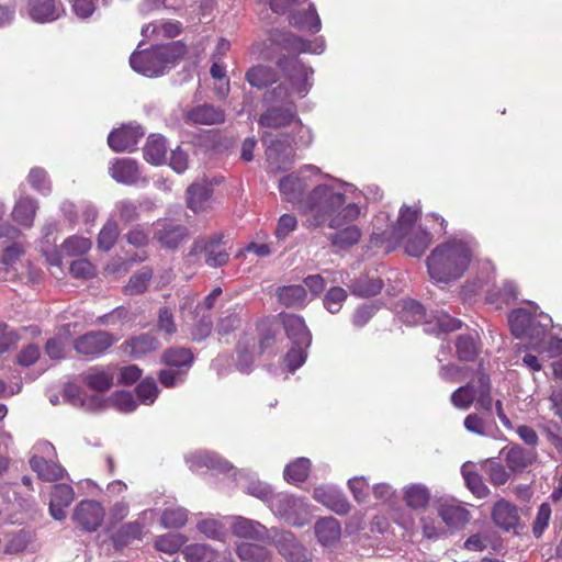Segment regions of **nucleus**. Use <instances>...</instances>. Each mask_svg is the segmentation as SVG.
Instances as JSON below:
<instances>
[{
	"mask_svg": "<svg viewBox=\"0 0 562 562\" xmlns=\"http://www.w3.org/2000/svg\"><path fill=\"white\" fill-rule=\"evenodd\" d=\"M24 255V248L22 245L13 243L12 245L8 246L0 258V262L3 266L7 273H12V277H18L23 279L24 272L19 271L16 265L20 261V258Z\"/></svg>",
	"mask_w": 562,
	"mask_h": 562,
	"instance_id": "obj_43",
	"label": "nucleus"
},
{
	"mask_svg": "<svg viewBox=\"0 0 562 562\" xmlns=\"http://www.w3.org/2000/svg\"><path fill=\"white\" fill-rule=\"evenodd\" d=\"M104 518L103 506L92 499L81 501L75 508L72 519L87 531L97 530Z\"/></svg>",
	"mask_w": 562,
	"mask_h": 562,
	"instance_id": "obj_23",
	"label": "nucleus"
},
{
	"mask_svg": "<svg viewBox=\"0 0 562 562\" xmlns=\"http://www.w3.org/2000/svg\"><path fill=\"white\" fill-rule=\"evenodd\" d=\"M204 254L205 263L212 268L224 266L229 258L228 252L222 245V237L214 235L209 239H198L191 247L189 257H195Z\"/></svg>",
	"mask_w": 562,
	"mask_h": 562,
	"instance_id": "obj_18",
	"label": "nucleus"
},
{
	"mask_svg": "<svg viewBox=\"0 0 562 562\" xmlns=\"http://www.w3.org/2000/svg\"><path fill=\"white\" fill-rule=\"evenodd\" d=\"M30 464L32 470L44 481H57L63 477L65 472L60 465L37 456L31 458Z\"/></svg>",
	"mask_w": 562,
	"mask_h": 562,
	"instance_id": "obj_42",
	"label": "nucleus"
},
{
	"mask_svg": "<svg viewBox=\"0 0 562 562\" xmlns=\"http://www.w3.org/2000/svg\"><path fill=\"white\" fill-rule=\"evenodd\" d=\"M110 176L119 183L132 186L140 179V170L137 162L130 158H117L110 162Z\"/></svg>",
	"mask_w": 562,
	"mask_h": 562,
	"instance_id": "obj_26",
	"label": "nucleus"
},
{
	"mask_svg": "<svg viewBox=\"0 0 562 562\" xmlns=\"http://www.w3.org/2000/svg\"><path fill=\"white\" fill-rule=\"evenodd\" d=\"M312 498L339 516L347 515L351 509L346 495L335 484L322 483L316 485L312 491Z\"/></svg>",
	"mask_w": 562,
	"mask_h": 562,
	"instance_id": "obj_14",
	"label": "nucleus"
},
{
	"mask_svg": "<svg viewBox=\"0 0 562 562\" xmlns=\"http://www.w3.org/2000/svg\"><path fill=\"white\" fill-rule=\"evenodd\" d=\"M291 126L293 128V135H289V143L292 145L294 150L295 148L307 147L312 144L313 133L310 127L302 124L299 117Z\"/></svg>",
	"mask_w": 562,
	"mask_h": 562,
	"instance_id": "obj_57",
	"label": "nucleus"
},
{
	"mask_svg": "<svg viewBox=\"0 0 562 562\" xmlns=\"http://www.w3.org/2000/svg\"><path fill=\"white\" fill-rule=\"evenodd\" d=\"M153 272L149 268H142L134 273L128 283L124 288V292L128 295H136L143 293L151 279Z\"/></svg>",
	"mask_w": 562,
	"mask_h": 562,
	"instance_id": "obj_52",
	"label": "nucleus"
},
{
	"mask_svg": "<svg viewBox=\"0 0 562 562\" xmlns=\"http://www.w3.org/2000/svg\"><path fill=\"white\" fill-rule=\"evenodd\" d=\"M75 492L67 484H56L52 488L49 499V513L56 520H63L66 517V508L72 503Z\"/></svg>",
	"mask_w": 562,
	"mask_h": 562,
	"instance_id": "obj_29",
	"label": "nucleus"
},
{
	"mask_svg": "<svg viewBox=\"0 0 562 562\" xmlns=\"http://www.w3.org/2000/svg\"><path fill=\"white\" fill-rule=\"evenodd\" d=\"M162 361L168 367L189 368L193 362V356L187 348H170L162 355Z\"/></svg>",
	"mask_w": 562,
	"mask_h": 562,
	"instance_id": "obj_49",
	"label": "nucleus"
},
{
	"mask_svg": "<svg viewBox=\"0 0 562 562\" xmlns=\"http://www.w3.org/2000/svg\"><path fill=\"white\" fill-rule=\"evenodd\" d=\"M277 297L286 307L304 308L310 302L305 286L301 284L278 288Z\"/></svg>",
	"mask_w": 562,
	"mask_h": 562,
	"instance_id": "obj_32",
	"label": "nucleus"
},
{
	"mask_svg": "<svg viewBox=\"0 0 562 562\" xmlns=\"http://www.w3.org/2000/svg\"><path fill=\"white\" fill-rule=\"evenodd\" d=\"M119 237V226L115 220L110 218L101 228L98 236V248L109 251Z\"/></svg>",
	"mask_w": 562,
	"mask_h": 562,
	"instance_id": "obj_55",
	"label": "nucleus"
},
{
	"mask_svg": "<svg viewBox=\"0 0 562 562\" xmlns=\"http://www.w3.org/2000/svg\"><path fill=\"white\" fill-rule=\"evenodd\" d=\"M180 32V24L178 22L166 21L143 26L142 34L148 36L156 34L157 37H173Z\"/></svg>",
	"mask_w": 562,
	"mask_h": 562,
	"instance_id": "obj_59",
	"label": "nucleus"
},
{
	"mask_svg": "<svg viewBox=\"0 0 562 562\" xmlns=\"http://www.w3.org/2000/svg\"><path fill=\"white\" fill-rule=\"evenodd\" d=\"M401 318L407 324H417L422 322L425 316L424 307L414 300H404L401 305Z\"/></svg>",
	"mask_w": 562,
	"mask_h": 562,
	"instance_id": "obj_62",
	"label": "nucleus"
},
{
	"mask_svg": "<svg viewBox=\"0 0 562 562\" xmlns=\"http://www.w3.org/2000/svg\"><path fill=\"white\" fill-rule=\"evenodd\" d=\"M457 356L460 360L471 361L477 352L476 339L473 334L461 335L456 341Z\"/></svg>",
	"mask_w": 562,
	"mask_h": 562,
	"instance_id": "obj_56",
	"label": "nucleus"
},
{
	"mask_svg": "<svg viewBox=\"0 0 562 562\" xmlns=\"http://www.w3.org/2000/svg\"><path fill=\"white\" fill-rule=\"evenodd\" d=\"M277 75L269 66L257 65L246 72V80L251 87L262 89L276 81Z\"/></svg>",
	"mask_w": 562,
	"mask_h": 562,
	"instance_id": "obj_45",
	"label": "nucleus"
},
{
	"mask_svg": "<svg viewBox=\"0 0 562 562\" xmlns=\"http://www.w3.org/2000/svg\"><path fill=\"white\" fill-rule=\"evenodd\" d=\"M144 528V524L138 520L123 525L116 535V544L125 546L133 540L142 539L145 535Z\"/></svg>",
	"mask_w": 562,
	"mask_h": 562,
	"instance_id": "obj_53",
	"label": "nucleus"
},
{
	"mask_svg": "<svg viewBox=\"0 0 562 562\" xmlns=\"http://www.w3.org/2000/svg\"><path fill=\"white\" fill-rule=\"evenodd\" d=\"M143 136L144 130L138 124L130 123L112 131L108 144L116 153L132 151Z\"/></svg>",
	"mask_w": 562,
	"mask_h": 562,
	"instance_id": "obj_24",
	"label": "nucleus"
},
{
	"mask_svg": "<svg viewBox=\"0 0 562 562\" xmlns=\"http://www.w3.org/2000/svg\"><path fill=\"white\" fill-rule=\"evenodd\" d=\"M158 340L148 334H140L125 342V352L133 358H139L158 348Z\"/></svg>",
	"mask_w": 562,
	"mask_h": 562,
	"instance_id": "obj_38",
	"label": "nucleus"
},
{
	"mask_svg": "<svg viewBox=\"0 0 562 562\" xmlns=\"http://www.w3.org/2000/svg\"><path fill=\"white\" fill-rule=\"evenodd\" d=\"M188 228L168 221H158L155 227V238L168 249H176L188 238Z\"/></svg>",
	"mask_w": 562,
	"mask_h": 562,
	"instance_id": "obj_25",
	"label": "nucleus"
},
{
	"mask_svg": "<svg viewBox=\"0 0 562 562\" xmlns=\"http://www.w3.org/2000/svg\"><path fill=\"white\" fill-rule=\"evenodd\" d=\"M224 120V112L211 104L198 105L187 113V121L192 124L213 125L223 123Z\"/></svg>",
	"mask_w": 562,
	"mask_h": 562,
	"instance_id": "obj_33",
	"label": "nucleus"
},
{
	"mask_svg": "<svg viewBox=\"0 0 562 562\" xmlns=\"http://www.w3.org/2000/svg\"><path fill=\"white\" fill-rule=\"evenodd\" d=\"M483 470L488 475L490 482L496 486L506 484L510 477V473L506 468L493 459H488L484 462Z\"/></svg>",
	"mask_w": 562,
	"mask_h": 562,
	"instance_id": "obj_54",
	"label": "nucleus"
},
{
	"mask_svg": "<svg viewBox=\"0 0 562 562\" xmlns=\"http://www.w3.org/2000/svg\"><path fill=\"white\" fill-rule=\"evenodd\" d=\"M229 528L232 533L241 539L254 541H270L272 537L271 529H268L260 521L244 516H232L229 518Z\"/></svg>",
	"mask_w": 562,
	"mask_h": 562,
	"instance_id": "obj_19",
	"label": "nucleus"
},
{
	"mask_svg": "<svg viewBox=\"0 0 562 562\" xmlns=\"http://www.w3.org/2000/svg\"><path fill=\"white\" fill-rule=\"evenodd\" d=\"M113 335L108 331H90L75 341V349L78 353L89 357H98L116 341Z\"/></svg>",
	"mask_w": 562,
	"mask_h": 562,
	"instance_id": "obj_22",
	"label": "nucleus"
},
{
	"mask_svg": "<svg viewBox=\"0 0 562 562\" xmlns=\"http://www.w3.org/2000/svg\"><path fill=\"white\" fill-rule=\"evenodd\" d=\"M22 13L35 23L45 24L61 18L65 9L60 0H26Z\"/></svg>",
	"mask_w": 562,
	"mask_h": 562,
	"instance_id": "obj_16",
	"label": "nucleus"
},
{
	"mask_svg": "<svg viewBox=\"0 0 562 562\" xmlns=\"http://www.w3.org/2000/svg\"><path fill=\"white\" fill-rule=\"evenodd\" d=\"M451 403L458 409L467 411L475 403L476 407L487 412L492 411L491 381L488 375H479L476 384L469 383L460 386L451 394Z\"/></svg>",
	"mask_w": 562,
	"mask_h": 562,
	"instance_id": "obj_11",
	"label": "nucleus"
},
{
	"mask_svg": "<svg viewBox=\"0 0 562 562\" xmlns=\"http://www.w3.org/2000/svg\"><path fill=\"white\" fill-rule=\"evenodd\" d=\"M282 324L291 348L288 351L284 363L290 371H295L302 367L307 358V349L312 342V335L303 317L295 314H284Z\"/></svg>",
	"mask_w": 562,
	"mask_h": 562,
	"instance_id": "obj_9",
	"label": "nucleus"
},
{
	"mask_svg": "<svg viewBox=\"0 0 562 562\" xmlns=\"http://www.w3.org/2000/svg\"><path fill=\"white\" fill-rule=\"evenodd\" d=\"M326 176L328 175H323L318 167L305 165L297 172L288 175L279 181V190L283 199L296 204L311 226L328 227V222H317L318 220L311 212V196L317 187L327 181Z\"/></svg>",
	"mask_w": 562,
	"mask_h": 562,
	"instance_id": "obj_6",
	"label": "nucleus"
},
{
	"mask_svg": "<svg viewBox=\"0 0 562 562\" xmlns=\"http://www.w3.org/2000/svg\"><path fill=\"white\" fill-rule=\"evenodd\" d=\"M468 468L467 464H463L461 469L467 486L477 497H486L490 493L488 487L483 483L482 477L477 473L471 472Z\"/></svg>",
	"mask_w": 562,
	"mask_h": 562,
	"instance_id": "obj_64",
	"label": "nucleus"
},
{
	"mask_svg": "<svg viewBox=\"0 0 562 562\" xmlns=\"http://www.w3.org/2000/svg\"><path fill=\"white\" fill-rule=\"evenodd\" d=\"M213 189L207 181L194 182L187 189V206L194 213L206 211L211 206Z\"/></svg>",
	"mask_w": 562,
	"mask_h": 562,
	"instance_id": "obj_27",
	"label": "nucleus"
},
{
	"mask_svg": "<svg viewBox=\"0 0 562 562\" xmlns=\"http://www.w3.org/2000/svg\"><path fill=\"white\" fill-rule=\"evenodd\" d=\"M461 322L448 315L447 313L440 312L432 316V319L426 322L425 331L427 333H447L460 328Z\"/></svg>",
	"mask_w": 562,
	"mask_h": 562,
	"instance_id": "obj_47",
	"label": "nucleus"
},
{
	"mask_svg": "<svg viewBox=\"0 0 562 562\" xmlns=\"http://www.w3.org/2000/svg\"><path fill=\"white\" fill-rule=\"evenodd\" d=\"M326 178L327 181L311 196V212L317 222H328V228L333 231L329 240L334 246L351 247L362 236L356 222L368 212L369 201L382 199V190L375 184L360 189L337 177Z\"/></svg>",
	"mask_w": 562,
	"mask_h": 562,
	"instance_id": "obj_2",
	"label": "nucleus"
},
{
	"mask_svg": "<svg viewBox=\"0 0 562 562\" xmlns=\"http://www.w3.org/2000/svg\"><path fill=\"white\" fill-rule=\"evenodd\" d=\"M505 460L512 472H521L536 460V452L513 446L508 449Z\"/></svg>",
	"mask_w": 562,
	"mask_h": 562,
	"instance_id": "obj_37",
	"label": "nucleus"
},
{
	"mask_svg": "<svg viewBox=\"0 0 562 562\" xmlns=\"http://www.w3.org/2000/svg\"><path fill=\"white\" fill-rule=\"evenodd\" d=\"M349 289L355 295L358 296H372L378 294L382 289V281L380 279H371L368 277L360 278L350 282Z\"/></svg>",
	"mask_w": 562,
	"mask_h": 562,
	"instance_id": "obj_50",
	"label": "nucleus"
},
{
	"mask_svg": "<svg viewBox=\"0 0 562 562\" xmlns=\"http://www.w3.org/2000/svg\"><path fill=\"white\" fill-rule=\"evenodd\" d=\"M347 487L357 503L364 504L368 502L370 491L368 477L363 475L350 477L347 481Z\"/></svg>",
	"mask_w": 562,
	"mask_h": 562,
	"instance_id": "obj_61",
	"label": "nucleus"
},
{
	"mask_svg": "<svg viewBox=\"0 0 562 562\" xmlns=\"http://www.w3.org/2000/svg\"><path fill=\"white\" fill-rule=\"evenodd\" d=\"M196 529L204 537L211 540L225 541V524L214 517H206L198 521Z\"/></svg>",
	"mask_w": 562,
	"mask_h": 562,
	"instance_id": "obj_46",
	"label": "nucleus"
},
{
	"mask_svg": "<svg viewBox=\"0 0 562 562\" xmlns=\"http://www.w3.org/2000/svg\"><path fill=\"white\" fill-rule=\"evenodd\" d=\"M479 243L470 235L450 237L434 247L426 258L429 278L448 284L462 278L476 259Z\"/></svg>",
	"mask_w": 562,
	"mask_h": 562,
	"instance_id": "obj_4",
	"label": "nucleus"
},
{
	"mask_svg": "<svg viewBox=\"0 0 562 562\" xmlns=\"http://www.w3.org/2000/svg\"><path fill=\"white\" fill-rule=\"evenodd\" d=\"M64 397L71 405L83 407L87 411L103 409L105 406V402L100 395L82 397L79 386L74 383H68L65 385Z\"/></svg>",
	"mask_w": 562,
	"mask_h": 562,
	"instance_id": "obj_31",
	"label": "nucleus"
},
{
	"mask_svg": "<svg viewBox=\"0 0 562 562\" xmlns=\"http://www.w3.org/2000/svg\"><path fill=\"white\" fill-rule=\"evenodd\" d=\"M290 11V23L305 32H310L312 34H316L322 29L321 18L317 13V10L313 3H308L306 8L301 10Z\"/></svg>",
	"mask_w": 562,
	"mask_h": 562,
	"instance_id": "obj_28",
	"label": "nucleus"
},
{
	"mask_svg": "<svg viewBox=\"0 0 562 562\" xmlns=\"http://www.w3.org/2000/svg\"><path fill=\"white\" fill-rule=\"evenodd\" d=\"M431 491L422 482H409L401 488L403 504L413 513L422 514L427 512L431 503Z\"/></svg>",
	"mask_w": 562,
	"mask_h": 562,
	"instance_id": "obj_21",
	"label": "nucleus"
},
{
	"mask_svg": "<svg viewBox=\"0 0 562 562\" xmlns=\"http://www.w3.org/2000/svg\"><path fill=\"white\" fill-rule=\"evenodd\" d=\"M492 518L499 528L506 531H516L520 520L517 507L506 499H499L494 505Z\"/></svg>",
	"mask_w": 562,
	"mask_h": 562,
	"instance_id": "obj_30",
	"label": "nucleus"
},
{
	"mask_svg": "<svg viewBox=\"0 0 562 562\" xmlns=\"http://www.w3.org/2000/svg\"><path fill=\"white\" fill-rule=\"evenodd\" d=\"M552 318L542 312L540 307L528 302L526 306L513 310L508 314V325L516 338L527 339L530 348L543 349V338L553 327Z\"/></svg>",
	"mask_w": 562,
	"mask_h": 562,
	"instance_id": "obj_7",
	"label": "nucleus"
},
{
	"mask_svg": "<svg viewBox=\"0 0 562 562\" xmlns=\"http://www.w3.org/2000/svg\"><path fill=\"white\" fill-rule=\"evenodd\" d=\"M114 380V372L111 368H91L83 374V382L98 392L108 391Z\"/></svg>",
	"mask_w": 562,
	"mask_h": 562,
	"instance_id": "obj_36",
	"label": "nucleus"
},
{
	"mask_svg": "<svg viewBox=\"0 0 562 562\" xmlns=\"http://www.w3.org/2000/svg\"><path fill=\"white\" fill-rule=\"evenodd\" d=\"M188 538L179 532L165 533L155 539V548L164 553L173 554L186 544Z\"/></svg>",
	"mask_w": 562,
	"mask_h": 562,
	"instance_id": "obj_48",
	"label": "nucleus"
},
{
	"mask_svg": "<svg viewBox=\"0 0 562 562\" xmlns=\"http://www.w3.org/2000/svg\"><path fill=\"white\" fill-rule=\"evenodd\" d=\"M312 461L305 457L291 460L283 469V480L291 485L305 482L311 473Z\"/></svg>",
	"mask_w": 562,
	"mask_h": 562,
	"instance_id": "obj_34",
	"label": "nucleus"
},
{
	"mask_svg": "<svg viewBox=\"0 0 562 562\" xmlns=\"http://www.w3.org/2000/svg\"><path fill=\"white\" fill-rule=\"evenodd\" d=\"M29 184L42 195H48L52 192V184L47 172L40 167H34L27 176Z\"/></svg>",
	"mask_w": 562,
	"mask_h": 562,
	"instance_id": "obj_58",
	"label": "nucleus"
},
{
	"mask_svg": "<svg viewBox=\"0 0 562 562\" xmlns=\"http://www.w3.org/2000/svg\"><path fill=\"white\" fill-rule=\"evenodd\" d=\"M186 461L193 472L210 469L221 473H229L244 492L265 502L268 507L270 506V499L276 495L270 484L254 477L245 470L235 469L231 462L215 452L199 450L190 453Z\"/></svg>",
	"mask_w": 562,
	"mask_h": 562,
	"instance_id": "obj_5",
	"label": "nucleus"
},
{
	"mask_svg": "<svg viewBox=\"0 0 562 562\" xmlns=\"http://www.w3.org/2000/svg\"><path fill=\"white\" fill-rule=\"evenodd\" d=\"M92 243L89 238L82 236H71L63 245V251L68 256H81L91 249Z\"/></svg>",
	"mask_w": 562,
	"mask_h": 562,
	"instance_id": "obj_63",
	"label": "nucleus"
},
{
	"mask_svg": "<svg viewBox=\"0 0 562 562\" xmlns=\"http://www.w3.org/2000/svg\"><path fill=\"white\" fill-rule=\"evenodd\" d=\"M436 513L446 529L461 530L470 521V512L452 497H441L436 505Z\"/></svg>",
	"mask_w": 562,
	"mask_h": 562,
	"instance_id": "obj_13",
	"label": "nucleus"
},
{
	"mask_svg": "<svg viewBox=\"0 0 562 562\" xmlns=\"http://www.w3.org/2000/svg\"><path fill=\"white\" fill-rule=\"evenodd\" d=\"M235 551L241 562H270L273 555L269 548L254 542H239Z\"/></svg>",
	"mask_w": 562,
	"mask_h": 562,
	"instance_id": "obj_35",
	"label": "nucleus"
},
{
	"mask_svg": "<svg viewBox=\"0 0 562 562\" xmlns=\"http://www.w3.org/2000/svg\"><path fill=\"white\" fill-rule=\"evenodd\" d=\"M317 543L326 550L336 549L341 540L342 528L338 519L333 516L319 517L313 526Z\"/></svg>",
	"mask_w": 562,
	"mask_h": 562,
	"instance_id": "obj_20",
	"label": "nucleus"
},
{
	"mask_svg": "<svg viewBox=\"0 0 562 562\" xmlns=\"http://www.w3.org/2000/svg\"><path fill=\"white\" fill-rule=\"evenodd\" d=\"M283 82L265 93L267 109L259 115L261 142L266 147L268 167L272 172L288 170L294 161V149L289 135L272 134L270 130L291 126L297 119L295 99L304 98L313 86L314 70L304 65L295 55L278 60Z\"/></svg>",
	"mask_w": 562,
	"mask_h": 562,
	"instance_id": "obj_1",
	"label": "nucleus"
},
{
	"mask_svg": "<svg viewBox=\"0 0 562 562\" xmlns=\"http://www.w3.org/2000/svg\"><path fill=\"white\" fill-rule=\"evenodd\" d=\"M167 142L160 135H150L144 147V158L153 165H162L166 161Z\"/></svg>",
	"mask_w": 562,
	"mask_h": 562,
	"instance_id": "obj_40",
	"label": "nucleus"
},
{
	"mask_svg": "<svg viewBox=\"0 0 562 562\" xmlns=\"http://www.w3.org/2000/svg\"><path fill=\"white\" fill-rule=\"evenodd\" d=\"M186 54L181 42H170L147 49H136L130 57L131 67L145 77H158L176 66Z\"/></svg>",
	"mask_w": 562,
	"mask_h": 562,
	"instance_id": "obj_8",
	"label": "nucleus"
},
{
	"mask_svg": "<svg viewBox=\"0 0 562 562\" xmlns=\"http://www.w3.org/2000/svg\"><path fill=\"white\" fill-rule=\"evenodd\" d=\"M419 515V527L424 538L429 540H438L446 536L447 529L442 520L434 514L422 513Z\"/></svg>",
	"mask_w": 562,
	"mask_h": 562,
	"instance_id": "obj_39",
	"label": "nucleus"
},
{
	"mask_svg": "<svg viewBox=\"0 0 562 562\" xmlns=\"http://www.w3.org/2000/svg\"><path fill=\"white\" fill-rule=\"evenodd\" d=\"M189 512L181 506H170L162 510L160 524L166 529H181L188 522Z\"/></svg>",
	"mask_w": 562,
	"mask_h": 562,
	"instance_id": "obj_44",
	"label": "nucleus"
},
{
	"mask_svg": "<svg viewBox=\"0 0 562 562\" xmlns=\"http://www.w3.org/2000/svg\"><path fill=\"white\" fill-rule=\"evenodd\" d=\"M181 553L187 562H212L217 557L212 546L200 542L184 546Z\"/></svg>",
	"mask_w": 562,
	"mask_h": 562,
	"instance_id": "obj_41",
	"label": "nucleus"
},
{
	"mask_svg": "<svg viewBox=\"0 0 562 562\" xmlns=\"http://www.w3.org/2000/svg\"><path fill=\"white\" fill-rule=\"evenodd\" d=\"M272 41L281 48L292 54L307 53L319 55L325 50V41L323 37L310 41L290 32H278L272 35Z\"/></svg>",
	"mask_w": 562,
	"mask_h": 562,
	"instance_id": "obj_17",
	"label": "nucleus"
},
{
	"mask_svg": "<svg viewBox=\"0 0 562 562\" xmlns=\"http://www.w3.org/2000/svg\"><path fill=\"white\" fill-rule=\"evenodd\" d=\"M105 407L113 406L115 409L122 413H131L137 407V403L134 400L131 392L120 391L114 393L109 400H104Z\"/></svg>",
	"mask_w": 562,
	"mask_h": 562,
	"instance_id": "obj_60",
	"label": "nucleus"
},
{
	"mask_svg": "<svg viewBox=\"0 0 562 562\" xmlns=\"http://www.w3.org/2000/svg\"><path fill=\"white\" fill-rule=\"evenodd\" d=\"M38 209V200L30 194H26L23 190H20L19 195L14 199V203L10 213V217L15 224L14 227L31 229L34 226ZM16 231L18 233L13 237L19 235V229Z\"/></svg>",
	"mask_w": 562,
	"mask_h": 562,
	"instance_id": "obj_15",
	"label": "nucleus"
},
{
	"mask_svg": "<svg viewBox=\"0 0 562 562\" xmlns=\"http://www.w3.org/2000/svg\"><path fill=\"white\" fill-rule=\"evenodd\" d=\"M347 297L348 292L344 288L331 286L325 293L323 305L330 314H337L342 308Z\"/></svg>",
	"mask_w": 562,
	"mask_h": 562,
	"instance_id": "obj_51",
	"label": "nucleus"
},
{
	"mask_svg": "<svg viewBox=\"0 0 562 562\" xmlns=\"http://www.w3.org/2000/svg\"><path fill=\"white\" fill-rule=\"evenodd\" d=\"M270 512L285 524L301 528L312 515V505L306 497L289 492H279L270 499Z\"/></svg>",
	"mask_w": 562,
	"mask_h": 562,
	"instance_id": "obj_10",
	"label": "nucleus"
},
{
	"mask_svg": "<svg viewBox=\"0 0 562 562\" xmlns=\"http://www.w3.org/2000/svg\"><path fill=\"white\" fill-rule=\"evenodd\" d=\"M270 541L285 562H312L307 548L290 530L271 528Z\"/></svg>",
	"mask_w": 562,
	"mask_h": 562,
	"instance_id": "obj_12",
	"label": "nucleus"
},
{
	"mask_svg": "<svg viewBox=\"0 0 562 562\" xmlns=\"http://www.w3.org/2000/svg\"><path fill=\"white\" fill-rule=\"evenodd\" d=\"M420 216V207L403 204L395 224L384 228L389 222V215L379 213L373 221V231L370 245L383 254L393 251L401 246L411 257H420L432 241V235L417 221Z\"/></svg>",
	"mask_w": 562,
	"mask_h": 562,
	"instance_id": "obj_3",
	"label": "nucleus"
}]
</instances>
